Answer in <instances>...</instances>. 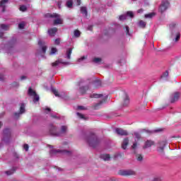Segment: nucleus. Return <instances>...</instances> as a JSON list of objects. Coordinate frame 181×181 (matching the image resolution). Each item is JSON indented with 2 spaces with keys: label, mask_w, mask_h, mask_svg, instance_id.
Returning a JSON list of instances; mask_svg holds the SVG:
<instances>
[{
  "label": "nucleus",
  "mask_w": 181,
  "mask_h": 181,
  "mask_svg": "<svg viewBox=\"0 0 181 181\" xmlns=\"http://www.w3.org/2000/svg\"><path fill=\"white\" fill-rule=\"evenodd\" d=\"M67 133V126H62L61 130L57 132V128L53 124L49 125V134L52 136H63Z\"/></svg>",
  "instance_id": "f257e3e1"
},
{
  "label": "nucleus",
  "mask_w": 181,
  "mask_h": 181,
  "mask_svg": "<svg viewBox=\"0 0 181 181\" xmlns=\"http://www.w3.org/2000/svg\"><path fill=\"white\" fill-rule=\"evenodd\" d=\"M86 141L88 142L89 146H92V148H95L100 145V139L97 137V135L94 133H90L86 138Z\"/></svg>",
  "instance_id": "f03ea898"
},
{
  "label": "nucleus",
  "mask_w": 181,
  "mask_h": 181,
  "mask_svg": "<svg viewBox=\"0 0 181 181\" xmlns=\"http://www.w3.org/2000/svg\"><path fill=\"white\" fill-rule=\"evenodd\" d=\"M48 148H50L49 153L51 155H57V153H61L62 155H71V151L62 150V149H55L53 148V146L48 144Z\"/></svg>",
  "instance_id": "7ed1b4c3"
},
{
  "label": "nucleus",
  "mask_w": 181,
  "mask_h": 181,
  "mask_svg": "<svg viewBox=\"0 0 181 181\" xmlns=\"http://www.w3.org/2000/svg\"><path fill=\"white\" fill-rule=\"evenodd\" d=\"M45 18H52L54 20V25H62L63 24V20L60 18V15L57 14V13H47L45 15Z\"/></svg>",
  "instance_id": "20e7f679"
},
{
  "label": "nucleus",
  "mask_w": 181,
  "mask_h": 181,
  "mask_svg": "<svg viewBox=\"0 0 181 181\" xmlns=\"http://www.w3.org/2000/svg\"><path fill=\"white\" fill-rule=\"evenodd\" d=\"M170 6V3L168 0H163L159 6L158 11L160 13H163Z\"/></svg>",
  "instance_id": "39448f33"
},
{
  "label": "nucleus",
  "mask_w": 181,
  "mask_h": 181,
  "mask_svg": "<svg viewBox=\"0 0 181 181\" xmlns=\"http://www.w3.org/2000/svg\"><path fill=\"white\" fill-rule=\"evenodd\" d=\"M3 142H6V144H8L9 141H11V129H5L3 132Z\"/></svg>",
  "instance_id": "423d86ee"
},
{
  "label": "nucleus",
  "mask_w": 181,
  "mask_h": 181,
  "mask_svg": "<svg viewBox=\"0 0 181 181\" xmlns=\"http://www.w3.org/2000/svg\"><path fill=\"white\" fill-rule=\"evenodd\" d=\"M117 173L120 176H134L136 175V173L132 170H120Z\"/></svg>",
  "instance_id": "0eeeda50"
},
{
  "label": "nucleus",
  "mask_w": 181,
  "mask_h": 181,
  "mask_svg": "<svg viewBox=\"0 0 181 181\" xmlns=\"http://www.w3.org/2000/svg\"><path fill=\"white\" fill-rule=\"evenodd\" d=\"M166 145H168V142L166 141H160L157 148L158 153H164L165 146Z\"/></svg>",
  "instance_id": "6e6552de"
},
{
  "label": "nucleus",
  "mask_w": 181,
  "mask_h": 181,
  "mask_svg": "<svg viewBox=\"0 0 181 181\" xmlns=\"http://www.w3.org/2000/svg\"><path fill=\"white\" fill-rule=\"evenodd\" d=\"M115 132L117 134V135H121L122 136H127L129 135L128 132L122 128L115 129Z\"/></svg>",
  "instance_id": "1a4fd4ad"
},
{
  "label": "nucleus",
  "mask_w": 181,
  "mask_h": 181,
  "mask_svg": "<svg viewBox=\"0 0 181 181\" xmlns=\"http://www.w3.org/2000/svg\"><path fill=\"white\" fill-rule=\"evenodd\" d=\"M180 97V93H179L178 92H175L174 94H173L170 96V99L171 104H173V103H176V101L179 100Z\"/></svg>",
  "instance_id": "9d476101"
},
{
  "label": "nucleus",
  "mask_w": 181,
  "mask_h": 181,
  "mask_svg": "<svg viewBox=\"0 0 181 181\" xmlns=\"http://www.w3.org/2000/svg\"><path fill=\"white\" fill-rule=\"evenodd\" d=\"M23 112H25V103H21L20 107V113L15 112L14 117L16 118H19V115H21V114H23Z\"/></svg>",
  "instance_id": "9b49d317"
},
{
  "label": "nucleus",
  "mask_w": 181,
  "mask_h": 181,
  "mask_svg": "<svg viewBox=\"0 0 181 181\" xmlns=\"http://www.w3.org/2000/svg\"><path fill=\"white\" fill-rule=\"evenodd\" d=\"M90 87L88 86H81L79 88V93L81 94V95H84V94L87 93V91H88Z\"/></svg>",
  "instance_id": "f8f14e48"
},
{
  "label": "nucleus",
  "mask_w": 181,
  "mask_h": 181,
  "mask_svg": "<svg viewBox=\"0 0 181 181\" xmlns=\"http://www.w3.org/2000/svg\"><path fill=\"white\" fill-rule=\"evenodd\" d=\"M107 98H108V97H106L105 99L100 100L98 103H95V105H93V109L94 110H98V108H100V105H103V104H104V103H107Z\"/></svg>",
  "instance_id": "ddd939ff"
},
{
  "label": "nucleus",
  "mask_w": 181,
  "mask_h": 181,
  "mask_svg": "<svg viewBox=\"0 0 181 181\" xmlns=\"http://www.w3.org/2000/svg\"><path fill=\"white\" fill-rule=\"evenodd\" d=\"M38 45L40 47H41L42 52L44 54L46 53V50H47V47L45 45V42H42V40H40L38 42Z\"/></svg>",
  "instance_id": "4468645a"
},
{
  "label": "nucleus",
  "mask_w": 181,
  "mask_h": 181,
  "mask_svg": "<svg viewBox=\"0 0 181 181\" xmlns=\"http://www.w3.org/2000/svg\"><path fill=\"white\" fill-rule=\"evenodd\" d=\"M59 64H69V62H64L62 59H59L52 63V67H57Z\"/></svg>",
  "instance_id": "2eb2a0df"
},
{
  "label": "nucleus",
  "mask_w": 181,
  "mask_h": 181,
  "mask_svg": "<svg viewBox=\"0 0 181 181\" xmlns=\"http://www.w3.org/2000/svg\"><path fill=\"white\" fill-rule=\"evenodd\" d=\"M155 145V142L152 140H147L145 142V145L144 146V149H146V148H151V146Z\"/></svg>",
  "instance_id": "dca6fc26"
},
{
  "label": "nucleus",
  "mask_w": 181,
  "mask_h": 181,
  "mask_svg": "<svg viewBox=\"0 0 181 181\" xmlns=\"http://www.w3.org/2000/svg\"><path fill=\"white\" fill-rule=\"evenodd\" d=\"M48 34L49 35V36H55L56 33H57V28H52L48 30Z\"/></svg>",
  "instance_id": "f3484780"
},
{
  "label": "nucleus",
  "mask_w": 181,
  "mask_h": 181,
  "mask_svg": "<svg viewBox=\"0 0 181 181\" xmlns=\"http://www.w3.org/2000/svg\"><path fill=\"white\" fill-rule=\"evenodd\" d=\"M129 144V139H128V138H125L123 140V142L122 144V149H127V147L128 146Z\"/></svg>",
  "instance_id": "a211bd4d"
},
{
  "label": "nucleus",
  "mask_w": 181,
  "mask_h": 181,
  "mask_svg": "<svg viewBox=\"0 0 181 181\" xmlns=\"http://www.w3.org/2000/svg\"><path fill=\"white\" fill-rule=\"evenodd\" d=\"M128 104H129V97L128 96V95H127V93H124L123 105L124 107H127Z\"/></svg>",
  "instance_id": "6ab92c4d"
},
{
  "label": "nucleus",
  "mask_w": 181,
  "mask_h": 181,
  "mask_svg": "<svg viewBox=\"0 0 181 181\" xmlns=\"http://www.w3.org/2000/svg\"><path fill=\"white\" fill-rule=\"evenodd\" d=\"M8 2H9V0H1L0 1V6L3 8V12H5V8H6Z\"/></svg>",
  "instance_id": "aec40b11"
},
{
  "label": "nucleus",
  "mask_w": 181,
  "mask_h": 181,
  "mask_svg": "<svg viewBox=\"0 0 181 181\" xmlns=\"http://www.w3.org/2000/svg\"><path fill=\"white\" fill-rule=\"evenodd\" d=\"M73 52V48H69L66 50V58L68 60H70L71 59V53Z\"/></svg>",
  "instance_id": "412c9836"
},
{
  "label": "nucleus",
  "mask_w": 181,
  "mask_h": 181,
  "mask_svg": "<svg viewBox=\"0 0 181 181\" xmlns=\"http://www.w3.org/2000/svg\"><path fill=\"white\" fill-rule=\"evenodd\" d=\"M100 159H111V156H110V154H100Z\"/></svg>",
  "instance_id": "4be33fe9"
},
{
  "label": "nucleus",
  "mask_w": 181,
  "mask_h": 181,
  "mask_svg": "<svg viewBox=\"0 0 181 181\" xmlns=\"http://www.w3.org/2000/svg\"><path fill=\"white\" fill-rule=\"evenodd\" d=\"M36 94H37L36 91L33 90V89H32V88H29L28 95L33 97V95H35Z\"/></svg>",
  "instance_id": "5701e85b"
},
{
  "label": "nucleus",
  "mask_w": 181,
  "mask_h": 181,
  "mask_svg": "<svg viewBox=\"0 0 181 181\" xmlns=\"http://www.w3.org/2000/svg\"><path fill=\"white\" fill-rule=\"evenodd\" d=\"M0 28L3 30H9V25L6 24H0Z\"/></svg>",
  "instance_id": "b1692460"
},
{
  "label": "nucleus",
  "mask_w": 181,
  "mask_h": 181,
  "mask_svg": "<svg viewBox=\"0 0 181 181\" xmlns=\"http://www.w3.org/2000/svg\"><path fill=\"white\" fill-rule=\"evenodd\" d=\"M101 86V81L96 80L94 81V87L95 88H98V87Z\"/></svg>",
  "instance_id": "393cba45"
},
{
  "label": "nucleus",
  "mask_w": 181,
  "mask_h": 181,
  "mask_svg": "<svg viewBox=\"0 0 181 181\" xmlns=\"http://www.w3.org/2000/svg\"><path fill=\"white\" fill-rule=\"evenodd\" d=\"M90 98H101L103 97V94H97V93H93L90 95Z\"/></svg>",
  "instance_id": "a878e982"
},
{
  "label": "nucleus",
  "mask_w": 181,
  "mask_h": 181,
  "mask_svg": "<svg viewBox=\"0 0 181 181\" xmlns=\"http://www.w3.org/2000/svg\"><path fill=\"white\" fill-rule=\"evenodd\" d=\"M139 28H142L143 29L146 27V22L144 21H140L139 23Z\"/></svg>",
  "instance_id": "bb28decb"
},
{
  "label": "nucleus",
  "mask_w": 181,
  "mask_h": 181,
  "mask_svg": "<svg viewBox=\"0 0 181 181\" xmlns=\"http://www.w3.org/2000/svg\"><path fill=\"white\" fill-rule=\"evenodd\" d=\"M81 12L83 15H85V16L87 17L88 13H87V8L86 7H81Z\"/></svg>",
  "instance_id": "cd10ccee"
},
{
  "label": "nucleus",
  "mask_w": 181,
  "mask_h": 181,
  "mask_svg": "<svg viewBox=\"0 0 181 181\" xmlns=\"http://www.w3.org/2000/svg\"><path fill=\"white\" fill-rule=\"evenodd\" d=\"M66 6L67 8H73V0H69L66 1Z\"/></svg>",
  "instance_id": "c85d7f7f"
},
{
  "label": "nucleus",
  "mask_w": 181,
  "mask_h": 181,
  "mask_svg": "<svg viewBox=\"0 0 181 181\" xmlns=\"http://www.w3.org/2000/svg\"><path fill=\"white\" fill-rule=\"evenodd\" d=\"M52 91L53 94L55 95V97H60V94H59V90H57L56 88H52Z\"/></svg>",
  "instance_id": "c756f323"
},
{
  "label": "nucleus",
  "mask_w": 181,
  "mask_h": 181,
  "mask_svg": "<svg viewBox=\"0 0 181 181\" xmlns=\"http://www.w3.org/2000/svg\"><path fill=\"white\" fill-rule=\"evenodd\" d=\"M155 13H148V14H145L144 17L145 18H149L150 19L153 18V16H155Z\"/></svg>",
  "instance_id": "7c9ffc66"
},
{
  "label": "nucleus",
  "mask_w": 181,
  "mask_h": 181,
  "mask_svg": "<svg viewBox=\"0 0 181 181\" xmlns=\"http://www.w3.org/2000/svg\"><path fill=\"white\" fill-rule=\"evenodd\" d=\"M162 177L160 176H156L153 178V180L151 181H162Z\"/></svg>",
  "instance_id": "2f4dec72"
},
{
  "label": "nucleus",
  "mask_w": 181,
  "mask_h": 181,
  "mask_svg": "<svg viewBox=\"0 0 181 181\" xmlns=\"http://www.w3.org/2000/svg\"><path fill=\"white\" fill-rule=\"evenodd\" d=\"M80 35H81V33H80V31L78 30H74L75 37H80Z\"/></svg>",
  "instance_id": "473e14b6"
},
{
  "label": "nucleus",
  "mask_w": 181,
  "mask_h": 181,
  "mask_svg": "<svg viewBox=\"0 0 181 181\" xmlns=\"http://www.w3.org/2000/svg\"><path fill=\"white\" fill-rule=\"evenodd\" d=\"M141 134H153V132H152L151 130L143 129L141 131Z\"/></svg>",
  "instance_id": "72a5a7b5"
},
{
  "label": "nucleus",
  "mask_w": 181,
  "mask_h": 181,
  "mask_svg": "<svg viewBox=\"0 0 181 181\" xmlns=\"http://www.w3.org/2000/svg\"><path fill=\"white\" fill-rule=\"evenodd\" d=\"M33 97H34L33 98L34 103H37V101H39V100H40V98H39L37 93L34 95Z\"/></svg>",
  "instance_id": "f704fd0d"
},
{
  "label": "nucleus",
  "mask_w": 181,
  "mask_h": 181,
  "mask_svg": "<svg viewBox=\"0 0 181 181\" xmlns=\"http://www.w3.org/2000/svg\"><path fill=\"white\" fill-rule=\"evenodd\" d=\"M101 58H94L93 59V63H96V64H98V63H101Z\"/></svg>",
  "instance_id": "c9c22d12"
},
{
  "label": "nucleus",
  "mask_w": 181,
  "mask_h": 181,
  "mask_svg": "<svg viewBox=\"0 0 181 181\" xmlns=\"http://www.w3.org/2000/svg\"><path fill=\"white\" fill-rule=\"evenodd\" d=\"M134 136H136V138L137 139H141V133H139V132H134Z\"/></svg>",
  "instance_id": "e433bc0d"
},
{
  "label": "nucleus",
  "mask_w": 181,
  "mask_h": 181,
  "mask_svg": "<svg viewBox=\"0 0 181 181\" xmlns=\"http://www.w3.org/2000/svg\"><path fill=\"white\" fill-rule=\"evenodd\" d=\"M28 8H26V6H20V11L22 12H26Z\"/></svg>",
  "instance_id": "4c0bfd02"
},
{
  "label": "nucleus",
  "mask_w": 181,
  "mask_h": 181,
  "mask_svg": "<svg viewBox=\"0 0 181 181\" xmlns=\"http://www.w3.org/2000/svg\"><path fill=\"white\" fill-rule=\"evenodd\" d=\"M16 170H11L6 171V174H7L8 176L11 175H13V173H15Z\"/></svg>",
  "instance_id": "58836bf2"
},
{
  "label": "nucleus",
  "mask_w": 181,
  "mask_h": 181,
  "mask_svg": "<svg viewBox=\"0 0 181 181\" xmlns=\"http://www.w3.org/2000/svg\"><path fill=\"white\" fill-rule=\"evenodd\" d=\"M179 40H180V33L176 34V37L175 39V42H179Z\"/></svg>",
  "instance_id": "ea45409f"
},
{
  "label": "nucleus",
  "mask_w": 181,
  "mask_h": 181,
  "mask_svg": "<svg viewBox=\"0 0 181 181\" xmlns=\"http://www.w3.org/2000/svg\"><path fill=\"white\" fill-rule=\"evenodd\" d=\"M57 52V48L56 47H52L51 49V52L50 54H54V53H56Z\"/></svg>",
  "instance_id": "a19ab883"
},
{
  "label": "nucleus",
  "mask_w": 181,
  "mask_h": 181,
  "mask_svg": "<svg viewBox=\"0 0 181 181\" xmlns=\"http://www.w3.org/2000/svg\"><path fill=\"white\" fill-rule=\"evenodd\" d=\"M127 15L130 18H134V13L132 11H127Z\"/></svg>",
  "instance_id": "79ce46f5"
},
{
  "label": "nucleus",
  "mask_w": 181,
  "mask_h": 181,
  "mask_svg": "<svg viewBox=\"0 0 181 181\" xmlns=\"http://www.w3.org/2000/svg\"><path fill=\"white\" fill-rule=\"evenodd\" d=\"M168 76H169V71H165L163 75L161 76V77H168Z\"/></svg>",
  "instance_id": "37998d69"
},
{
  "label": "nucleus",
  "mask_w": 181,
  "mask_h": 181,
  "mask_svg": "<svg viewBox=\"0 0 181 181\" xmlns=\"http://www.w3.org/2000/svg\"><path fill=\"white\" fill-rule=\"evenodd\" d=\"M23 149H25V151H26V152H28V151H29V145H28V144H24L23 145Z\"/></svg>",
  "instance_id": "c03bdc74"
},
{
  "label": "nucleus",
  "mask_w": 181,
  "mask_h": 181,
  "mask_svg": "<svg viewBox=\"0 0 181 181\" xmlns=\"http://www.w3.org/2000/svg\"><path fill=\"white\" fill-rule=\"evenodd\" d=\"M77 115H78V117H79V118H81L82 119H86V117H84V115L78 112Z\"/></svg>",
  "instance_id": "a18cd8bd"
},
{
  "label": "nucleus",
  "mask_w": 181,
  "mask_h": 181,
  "mask_svg": "<svg viewBox=\"0 0 181 181\" xmlns=\"http://www.w3.org/2000/svg\"><path fill=\"white\" fill-rule=\"evenodd\" d=\"M19 29H23L25 28V23H21L18 24Z\"/></svg>",
  "instance_id": "49530a36"
},
{
  "label": "nucleus",
  "mask_w": 181,
  "mask_h": 181,
  "mask_svg": "<svg viewBox=\"0 0 181 181\" xmlns=\"http://www.w3.org/2000/svg\"><path fill=\"white\" fill-rule=\"evenodd\" d=\"M119 21H125L127 19V17L124 15H122L119 18Z\"/></svg>",
  "instance_id": "de8ad7c7"
},
{
  "label": "nucleus",
  "mask_w": 181,
  "mask_h": 181,
  "mask_svg": "<svg viewBox=\"0 0 181 181\" xmlns=\"http://www.w3.org/2000/svg\"><path fill=\"white\" fill-rule=\"evenodd\" d=\"M177 25V24L176 23H172L170 25V28H176Z\"/></svg>",
  "instance_id": "09e8293b"
},
{
  "label": "nucleus",
  "mask_w": 181,
  "mask_h": 181,
  "mask_svg": "<svg viewBox=\"0 0 181 181\" xmlns=\"http://www.w3.org/2000/svg\"><path fill=\"white\" fill-rule=\"evenodd\" d=\"M125 28H126V35H129V27L127 25Z\"/></svg>",
  "instance_id": "8fccbe9b"
},
{
  "label": "nucleus",
  "mask_w": 181,
  "mask_h": 181,
  "mask_svg": "<svg viewBox=\"0 0 181 181\" xmlns=\"http://www.w3.org/2000/svg\"><path fill=\"white\" fill-rule=\"evenodd\" d=\"M5 80V77L3 74H0V81H4Z\"/></svg>",
  "instance_id": "3c124183"
},
{
  "label": "nucleus",
  "mask_w": 181,
  "mask_h": 181,
  "mask_svg": "<svg viewBox=\"0 0 181 181\" xmlns=\"http://www.w3.org/2000/svg\"><path fill=\"white\" fill-rule=\"evenodd\" d=\"M78 110H87V107L84 106H78Z\"/></svg>",
  "instance_id": "603ef678"
},
{
  "label": "nucleus",
  "mask_w": 181,
  "mask_h": 181,
  "mask_svg": "<svg viewBox=\"0 0 181 181\" xmlns=\"http://www.w3.org/2000/svg\"><path fill=\"white\" fill-rule=\"evenodd\" d=\"M13 156L16 158V159H19V154L17 153H13Z\"/></svg>",
  "instance_id": "864d4df0"
},
{
  "label": "nucleus",
  "mask_w": 181,
  "mask_h": 181,
  "mask_svg": "<svg viewBox=\"0 0 181 181\" xmlns=\"http://www.w3.org/2000/svg\"><path fill=\"white\" fill-rule=\"evenodd\" d=\"M55 45H60V40L56 39L55 40Z\"/></svg>",
  "instance_id": "5fc2aeb1"
},
{
  "label": "nucleus",
  "mask_w": 181,
  "mask_h": 181,
  "mask_svg": "<svg viewBox=\"0 0 181 181\" xmlns=\"http://www.w3.org/2000/svg\"><path fill=\"white\" fill-rule=\"evenodd\" d=\"M137 159H144V156H142L141 154H139L137 155Z\"/></svg>",
  "instance_id": "6e6d98bb"
},
{
  "label": "nucleus",
  "mask_w": 181,
  "mask_h": 181,
  "mask_svg": "<svg viewBox=\"0 0 181 181\" xmlns=\"http://www.w3.org/2000/svg\"><path fill=\"white\" fill-rule=\"evenodd\" d=\"M136 146H137L136 143H134V144L132 146V149H136Z\"/></svg>",
  "instance_id": "4d7b16f0"
},
{
  "label": "nucleus",
  "mask_w": 181,
  "mask_h": 181,
  "mask_svg": "<svg viewBox=\"0 0 181 181\" xmlns=\"http://www.w3.org/2000/svg\"><path fill=\"white\" fill-rule=\"evenodd\" d=\"M163 131V129H158L154 131V132H162Z\"/></svg>",
  "instance_id": "13d9d810"
},
{
  "label": "nucleus",
  "mask_w": 181,
  "mask_h": 181,
  "mask_svg": "<svg viewBox=\"0 0 181 181\" xmlns=\"http://www.w3.org/2000/svg\"><path fill=\"white\" fill-rule=\"evenodd\" d=\"M13 87H16V86H19V83L17 82H13Z\"/></svg>",
  "instance_id": "bf43d9fd"
},
{
  "label": "nucleus",
  "mask_w": 181,
  "mask_h": 181,
  "mask_svg": "<svg viewBox=\"0 0 181 181\" xmlns=\"http://www.w3.org/2000/svg\"><path fill=\"white\" fill-rule=\"evenodd\" d=\"M4 38V33L0 31V39H3Z\"/></svg>",
  "instance_id": "052dcab7"
},
{
  "label": "nucleus",
  "mask_w": 181,
  "mask_h": 181,
  "mask_svg": "<svg viewBox=\"0 0 181 181\" xmlns=\"http://www.w3.org/2000/svg\"><path fill=\"white\" fill-rule=\"evenodd\" d=\"M77 5L78 6H80V5H81V0H77Z\"/></svg>",
  "instance_id": "680f3d73"
},
{
  "label": "nucleus",
  "mask_w": 181,
  "mask_h": 181,
  "mask_svg": "<svg viewBox=\"0 0 181 181\" xmlns=\"http://www.w3.org/2000/svg\"><path fill=\"white\" fill-rule=\"evenodd\" d=\"M138 13H142L144 12V10L142 8H140L137 11Z\"/></svg>",
  "instance_id": "e2e57ef3"
},
{
  "label": "nucleus",
  "mask_w": 181,
  "mask_h": 181,
  "mask_svg": "<svg viewBox=\"0 0 181 181\" xmlns=\"http://www.w3.org/2000/svg\"><path fill=\"white\" fill-rule=\"evenodd\" d=\"M88 30H93V25H89L88 27Z\"/></svg>",
  "instance_id": "0e129e2a"
},
{
  "label": "nucleus",
  "mask_w": 181,
  "mask_h": 181,
  "mask_svg": "<svg viewBox=\"0 0 181 181\" xmlns=\"http://www.w3.org/2000/svg\"><path fill=\"white\" fill-rule=\"evenodd\" d=\"M57 5H58L59 8H60V6H62V1H58Z\"/></svg>",
  "instance_id": "69168bd1"
},
{
  "label": "nucleus",
  "mask_w": 181,
  "mask_h": 181,
  "mask_svg": "<svg viewBox=\"0 0 181 181\" xmlns=\"http://www.w3.org/2000/svg\"><path fill=\"white\" fill-rule=\"evenodd\" d=\"M25 78H26V77L25 76H22L21 77V80H25Z\"/></svg>",
  "instance_id": "338daca9"
},
{
  "label": "nucleus",
  "mask_w": 181,
  "mask_h": 181,
  "mask_svg": "<svg viewBox=\"0 0 181 181\" xmlns=\"http://www.w3.org/2000/svg\"><path fill=\"white\" fill-rule=\"evenodd\" d=\"M45 110H46V111H48V112H50L51 109H50V108H49V107H47V108L45 109Z\"/></svg>",
  "instance_id": "774afa93"
}]
</instances>
